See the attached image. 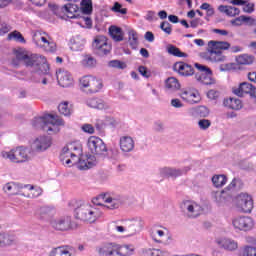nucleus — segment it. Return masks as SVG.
Here are the masks:
<instances>
[{
	"mask_svg": "<svg viewBox=\"0 0 256 256\" xmlns=\"http://www.w3.org/2000/svg\"><path fill=\"white\" fill-rule=\"evenodd\" d=\"M60 161L66 167L77 165L80 171H87L97 165V158L93 155L83 156V145L80 141H74L66 144L60 154Z\"/></svg>",
	"mask_w": 256,
	"mask_h": 256,
	"instance_id": "obj_1",
	"label": "nucleus"
},
{
	"mask_svg": "<svg viewBox=\"0 0 256 256\" xmlns=\"http://www.w3.org/2000/svg\"><path fill=\"white\" fill-rule=\"evenodd\" d=\"M14 55L18 61H23L26 67H33L36 73H43L47 75L49 73V64L47 58L39 54H30L23 49L14 51Z\"/></svg>",
	"mask_w": 256,
	"mask_h": 256,
	"instance_id": "obj_2",
	"label": "nucleus"
},
{
	"mask_svg": "<svg viewBox=\"0 0 256 256\" xmlns=\"http://www.w3.org/2000/svg\"><path fill=\"white\" fill-rule=\"evenodd\" d=\"M65 125L63 119L59 116L47 114L43 117H36L32 120L34 129H43L48 135H56L61 131V127Z\"/></svg>",
	"mask_w": 256,
	"mask_h": 256,
	"instance_id": "obj_3",
	"label": "nucleus"
},
{
	"mask_svg": "<svg viewBox=\"0 0 256 256\" xmlns=\"http://www.w3.org/2000/svg\"><path fill=\"white\" fill-rule=\"evenodd\" d=\"M114 231L120 233L121 235H126V237H135L143 231L145 227V220L141 216H134L122 220V225L114 223Z\"/></svg>",
	"mask_w": 256,
	"mask_h": 256,
	"instance_id": "obj_4",
	"label": "nucleus"
},
{
	"mask_svg": "<svg viewBox=\"0 0 256 256\" xmlns=\"http://www.w3.org/2000/svg\"><path fill=\"white\" fill-rule=\"evenodd\" d=\"M99 256H131L135 251L132 244H118L115 242H106L96 249Z\"/></svg>",
	"mask_w": 256,
	"mask_h": 256,
	"instance_id": "obj_5",
	"label": "nucleus"
},
{
	"mask_svg": "<svg viewBox=\"0 0 256 256\" xmlns=\"http://www.w3.org/2000/svg\"><path fill=\"white\" fill-rule=\"evenodd\" d=\"M231 49V44L226 41L210 40L207 47V60L211 63H223L227 60V57L223 55V51Z\"/></svg>",
	"mask_w": 256,
	"mask_h": 256,
	"instance_id": "obj_6",
	"label": "nucleus"
},
{
	"mask_svg": "<svg viewBox=\"0 0 256 256\" xmlns=\"http://www.w3.org/2000/svg\"><path fill=\"white\" fill-rule=\"evenodd\" d=\"M102 215L101 209L91 204H83L76 210L77 219L84 223H95Z\"/></svg>",
	"mask_w": 256,
	"mask_h": 256,
	"instance_id": "obj_7",
	"label": "nucleus"
},
{
	"mask_svg": "<svg viewBox=\"0 0 256 256\" xmlns=\"http://www.w3.org/2000/svg\"><path fill=\"white\" fill-rule=\"evenodd\" d=\"M92 203L110 210L119 209V206L123 203V196L109 193L100 194L92 200Z\"/></svg>",
	"mask_w": 256,
	"mask_h": 256,
	"instance_id": "obj_8",
	"label": "nucleus"
},
{
	"mask_svg": "<svg viewBox=\"0 0 256 256\" xmlns=\"http://www.w3.org/2000/svg\"><path fill=\"white\" fill-rule=\"evenodd\" d=\"M33 43L39 49L47 51L48 53H55L57 51V44L51 39V36L47 32L37 30L33 34Z\"/></svg>",
	"mask_w": 256,
	"mask_h": 256,
	"instance_id": "obj_9",
	"label": "nucleus"
},
{
	"mask_svg": "<svg viewBox=\"0 0 256 256\" xmlns=\"http://www.w3.org/2000/svg\"><path fill=\"white\" fill-rule=\"evenodd\" d=\"M50 225L52 229H55V231H74V229H77V223L73 221V218L71 216H62L59 218H54L50 221Z\"/></svg>",
	"mask_w": 256,
	"mask_h": 256,
	"instance_id": "obj_10",
	"label": "nucleus"
},
{
	"mask_svg": "<svg viewBox=\"0 0 256 256\" xmlns=\"http://www.w3.org/2000/svg\"><path fill=\"white\" fill-rule=\"evenodd\" d=\"M234 207L239 213H251L253 211V197L247 193H240L234 199Z\"/></svg>",
	"mask_w": 256,
	"mask_h": 256,
	"instance_id": "obj_11",
	"label": "nucleus"
},
{
	"mask_svg": "<svg viewBox=\"0 0 256 256\" xmlns=\"http://www.w3.org/2000/svg\"><path fill=\"white\" fill-rule=\"evenodd\" d=\"M87 147L92 155H98L99 157L107 153V145L97 136H90L87 140Z\"/></svg>",
	"mask_w": 256,
	"mask_h": 256,
	"instance_id": "obj_12",
	"label": "nucleus"
},
{
	"mask_svg": "<svg viewBox=\"0 0 256 256\" xmlns=\"http://www.w3.org/2000/svg\"><path fill=\"white\" fill-rule=\"evenodd\" d=\"M150 235L154 243H158L160 245H171L173 243V236L165 227L160 229L154 228Z\"/></svg>",
	"mask_w": 256,
	"mask_h": 256,
	"instance_id": "obj_13",
	"label": "nucleus"
},
{
	"mask_svg": "<svg viewBox=\"0 0 256 256\" xmlns=\"http://www.w3.org/2000/svg\"><path fill=\"white\" fill-rule=\"evenodd\" d=\"M180 207L183 213L189 219H197V217H199V215L203 213V208L201 207V204L193 200H184Z\"/></svg>",
	"mask_w": 256,
	"mask_h": 256,
	"instance_id": "obj_14",
	"label": "nucleus"
},
{
	"mask_svg": "<svg viewBox=\"0 0 256 256\" xmlns=\"http://www.w3.org/2000/svg\"><path fill=\"white\" fill-rule=\"evenodd\" d=\"M80 86L90 93H99V90L103 89V82L95 76L88 75L80 78Z\"/></svg>",
	"mask_w": 256,
	"mask_h": 256,
	"instance_id": "obj_15",
	"label": "nucleus"
},
{
	"mask_svg": "<svg viewBox=\"0 0 256 256\" xmlns=\"http://www.w3.org/2000/svg\"><path fill=\"white\" fill-rule=\"evenodd\" d=\"M232 226L235 231H251L255 227V220L250 216H237L232 219Z\"/></svg>",
	"mask_w": 256,
	"mask_h": 256,
	"instance_id": "obj_16",
	"label": "nucleus"
},
{
	"mask_svg": "<svg viewBox=\"0 0 256 256\" xmlns=\"http://www.w3.org/2000/svg\"><path fill=\"white\" fill-rule=\"evenodd\" d=\"M53 145V138L50 136H38L31 143V149L33 153H45V151L51 149Z\"/></svg>",
	"mask_w": 256,
	"mask_h": 256,
	"instance_id": "obj_17",
	"label": "nucleus"
},
{
	"mask_svg": "<svg viewBox=\"0 0 256 256\" xmlns=\"http://www.w3.org/2000/svg\"><path fill=\"white\" fill-rule=\"evenodd\" d=\"M195 67L199 71L196 73V80L199 81V83H202V85H215L213 72L211 69H209V67L199 63H196Z\"/></svg>",
	"mask_w": 256,
	"mask_h": 256,
	"instance_id": "obj_18",
	"label": "nucleus"
},
{
	"mask_svg": "<svg viewBox=\"0 0 256 256\" xmlns=\"http://www.w3.org/2000/svg\"><path fill=\"white\" fill-rule=\"evenodd\" d=\"M92 47L98 55H109L111 53V44L107 42V37L100 35L96 36L92 42Z\"/></svg>",
	"mask_w": 256,
	"mask_h": 256,
	"instance_id": "obj_19",
	"label": "nucleus"
},
{
	"mask_svg": "<svg viewBox=\"0 0 256 256\" xmlns=\"http://www.w3.org/2000/svg\"><path fill=\"white\" fill-rule=\"evenodd\" d=\"M179 97L182 101H185V103H189L190 105L201 103V94L199 93V90L195 88H183Z\"/></svg>",
	"mask_w": 256,
	"mask_h": 256,
	"instance_id": "obj_20",
	"label": "nucleus"
},
{
	"mask_svg": "<svg viewBox=\"0 0 256 256\" xmlns=\"http://www.w3.org/2000/svg\"><path fill=\"white\" fill-rule=\"evenodd\" d=\"M16 153V163H29L33 159V150L26 146H18L15 148Z\"/></svg>",
	"mask_w": 256,
	"mask_h": 256,
	"instance_id": "obj_21",
	"label": "nucleus"
},
{
	"mask_svg": "<svg viewBox=\"0 0 256 256\" xmlns=\"http://www.w3.org/2000/svg\"><path fill=\"white\" fill-rule=\"evenodd\" d=\"M189 171H191V166H185L183 168L164 167L160 169V174L163 177H172L176 179V177L186 175V173H189Z\"/></svg>",
	"mask_w": 256,
	"mask_h": 256,
	"instance_id": "obj_22",
	"label": "nucleus"
},
{
	"mask_svg": "<svg viewBox=\"0 0 256 256\" xmlns=\"http://www.w3.org/2000/svg\"><path fill=\"white\" fill-rule=\"evenodd\" d=\"M211 197L212 201H214L218 207H225V205L231 201V193L226 189L221 191H213Z\"/></svg>",
	"mask_w": 256,
	"mask_h": 256,
	"instance_id": "obj_23",
	"label": "nucleus"
},
{
	"mask_svg": "<svg viewBox=\"0 0 256 256\" xmlns=\"http://www.w3.org/2000/svg\"><path fill=\"white\" fill-rule=\"evenodd\" d=\"M56 77L60 87H72L74 80L73 75L65 69H60L56 72Z\"/></svg>",
	"mask_w": 256,
	"mask_h": 256,
	"instance_id": "obj_24",
	"label": "nucleus"
},
{
	"mask_svg": "<svg viewBox=\"0 0 256 256\" xmlns=\"http://www.w3.org/2000/svg\"><path fill=\"white\" fill-rule=\"evenodd\" d=\"M216 244L220 249H225V251H237L239 249V243L233 238L221 237L216 239Z\"/></svg>",
	"mask_w": 256,
	"mask_h": 256,
	"instance_id": "obj_25",
	"label": "nucleus"
},
{
	"mask_svg": "<svg viewBox=\"0 0 256 256\" xmlns=\"http://www.w3.org/2000/svg\"><path fill=\"white\" fill-rule=\"evenodd\" d=\"M119 147L122 153H131L135 149V140L129 135L121 136L119 139Z\"/></svg>",
	"mask_w": 256,
	"mask_h": 256,
	"instance_id": "obj_26",
	"label": "nucleus"
},
{
	"mask_svg": "<svg viewBox=\"0 0 256 256\" xmlns=\"http://www.w3.org/2000/svg\"><path fill=\"white\" fill-rule=\"evenodd\" d=\"M37 15L42 19H49L51 15H57L58 17H61V8H59V6L56 5L54 2H49L47 10L43 12L38 11Z\"/></svg>",
	"mask_w": 256,
	"mask_h": 256,
	"instance_id": "obj_27",
	"label": "nucleus"
},
{
	"mask_svg": "<svg viewBox=\"0 0 256 256\" xmlns=\"http://www.w3.org/2000/svg\"><path fill=\"white\" fill-rule=\"evenodd\" d=\"M61 13L63 17H67L68 19H77L79 18V6L68 3L61 8Z\"/></svg>",
	"mask_w": 256,
	"mask_h": 256,
	"instance_id": "obj_28",
	"label": "nucleus"
},
{
	"mask_svg": "<svg viewBox=\"0 0 256 256\" xmlns=\"http://www.w3.org/2000/svg\"><path fill=\"white\" fill-rule=\"evenodd\" d=\"M256 87L248 82H243L240 86L233 90L234 95L238 97H243L245 94L255 95Z\"/></svg>",
	"mask_w": 256,
	"mask_h": 256,
	"instance_id": "obj_29",
	"label": "nucleus"
},
{
	"mask_svg": "<svg viewBox=\"0 0 256 256\" xmlns=\"http://www.w3.org/2000/svg\"><path fill=\"white\" fill-rule=\"evenodd\" d=\"M173 69L182 77H190L194 73L193 67L185 62H176Z\"/></svg>",
	"mask_w": 256,
	"mask_h": 256,
	"instance_id": "obj_30",
	"label": "nucleus"
},
{
	"mask_svg": "<svg viewBox=\"0 0 256 256\" xmlns=\"http://www.w3.org/2000/svg\"><path fill=\"white\" fill-rule=\"evenodd\" d=\"M87 105L92 109H98L100 111H107L111 109V106L101 98H90L87 100Z\"/></svg>",
	"mask_w": 256,
	"mask_h": 256,
	"instance_id": "obj_31",
	"label": "nucleus"
},
{
	"mask_svg": "<svg viewBox=\"0 0 256 256\" xmlns=\"http://www.w3.org/2000/svg\"><path fill=\"white\" fill-rule=\"evenodd\" d=\"M85 43V38L81 36H74L70 39V49L71 51H83Z\"/></svg>",
	"mask_w": 256,
	"mask_h": 256,
	"instance_id": "obj_32",
	"label": "nucleus"
},
{
	"mask_svg": "<svg viewBox=\"0 0 256 256\" xmlns=\"http://www.w3.org/2000/svg\"><path fill=\"white\" fill-rule=\"evenodd\" d=\"M165 89L167 93H175V91H179L181 89V84L177 78L169 77L165 80Z\"/></svg>",
	"mask_w": 256,
	"mask_h": 256,
	"instance_id": "obj_33",
	"label": "nucleus"
},
{
	"mask_svg": "<svg viewBox=\"0 0 256 256\" xmlns=\"http://www.w3.org/2000/svg\"><path fill=\"white\" fill-rule=\"evenodd\" d=\"M2 190L6 195H19L21 188H19V184L15 182H8L3 185Z\"/></svg>",
	"mask_w": 256,
	"mask_h": 256,
	"instance_id": "obj_34",
	"label": "nucleus"
},
{
	"mask_svg": "<svg viewBox=\"0 0 256 256\" xmlns=\"http://www.w3.org/2000/svg\"><path fill=\"white\" fill-rule=\"evenodd\" d=\"M224 106L228 107V109H233L234 111H239V109L243 108V103L239 98H228L224 100Z\"/></svg>",
	"mask_w": 256,
	"mask_h": 256,
	"instance_id": "obj_35",
	"label": "nucleus"
},
{
	"mask_svg": "<svg viewBox=\"0 0 256 256\" xmlns=\"http://www.w3.org/2000/svg\"><path fill=\"white\" fill-rule=\"evenodd\" d=\"M49 256H71V248L67 246L53 248L50 251Z\"/></svg>",
	"mask_w": 256,
	"mask_h": 256,
	"instance_id": "obj_36",
	"label": "nucleus"
},
{
	"mask_svg": "<svg viewBox=\"0 0 256 256\" xmlns=\"http://www.w3.org/2000/svg\"><path fill=\"white\" fill-rule=\"evenodd\" d=\"M80 11L82 15H91L93 13V2L91 0H82L80 3Z\"/></svg>",
	"mask_w": 256,
	"mask_h": 256,
	"instance_id": "obj_37",
	"label": "nucleus"
},
{
	"mask_svg": "<svg viewBox=\"0 0 256 256\" xmlns=\"http://www.w3.org/2000/svg\"><path fill=\"white\" fill-rule=\"evenodd\" d=\"M16 239L14 235L9 233H0V247H5L8 245H13Z\"/></svg>",
	"mask_w": 256,
	"mask_h": 256,
	"instance_id": "obj_38",
	"label": "nucleus"
},
{
	"mask_svg": "<svg viewBox=\"0 0 256 256\" xmlns=\"http://www.w3.org/2000/svg\"><path fill=\"white\" fill-rule=\"evenodd\" d=\"M218 10L220 13H225L228 15V17H235V15H239L240 13L239 8L225 5H220Z\"/></svg>",
	"mask_w": 256,
	"mask_h": 256,
	"instance_id": "obj_39",
	"label": "nucleus"
},
{
	"mask_svg": "<svg viewBox=\"0 0 256 256\" xmlns=\"http://www.w3.org/2000/svg\"><path fill=\"white\" fill-rule=\"evenodd\" d=\"M77 24L83 29H93V20L89 16H78Z\"/></svg>",
	"mask_w": 256,
	"mask_h": 256,
	"instance_id": "obj_40",
	"label": "nucleus"
},
{
	"mask_svg": "<svg viewBox=\"0 0 256 256\" xmlns=\"http://www.w3.org/2000/svg\"><path fill=\"white\" fill-rule=\"evenodd\" d=\"M0 156L5 161H10V163H17L15 148L1 151Z\"/></svg>",
	"mask_w": 256,
	"mask_h": 256,
	"instance_id": "obj_41",
	"label": "nucleus"
},
{
	"mask_svg": "<svg viewBox=\"0 0 256 256\" xmlns=\"http://www.w3.org/2000/svg\"><path fill=\"white\" fill-rule=\"evenodd\" d=\"M109 34L114 41H123V30L121 28L117 26H111L109 28Z\"/></svg>",
	"mask_w": 256,
	"mask_h": 256,
	"instance_id": "obj_42",
	"label": "nucleus"
},
{
	"mask_svg": "<svg viewBox=\"0 0 256 256\" xmlns=\"http://www.w3.org/2000/svg\"><path fill=\"white\" fill-rule=\"evenodd\" d=\"M128 43L132 49H137V45H139V34H137V31H128Z\"/></svg>",
	"mask_w": 256,
	"mask_h": 256,
	"instance_id": "obj_43",
	"label": "nucleus"
},
{
	"mask_svg": "<svg viewBox=\"0 0 256 256\" xmlns=\"http://www.w3.org/2000/svg\"><path fill=\"white\" fill-rule=\"evenodd\" d=\"M212 183L217 189L225 187V185H227V176L223 174L214 175L212 177Z\"/></svg>",
	"mask_w": 256,
	"mask_h": 256,
	"instance_id": "obj_44",
	"label": "nucleus"
},
{
	"mask_svg": "<svg viewBox=\"0 0 256 256\" xmlns=\"http://www.w3.org/2000/svg\"><path fill=\"white\" fill-rule=\"evenodd\" d=\"M253 61H255V59L253 58V56L248 55V54H242V55H239V56L236 58V62H237L239 65H251V64H253Z\"/></svg>",
	"mask_w": 256,
	"mask_h": 256,
	"instance_id": "obj_45",
	"label": "nucleus"
},
{
	"mask_svg": "<svg viewBox=\"0 0 256 256\" xmlns=\"http://www.w3.org/2000/svg\"><path fill=\"white\" fill-rule=\"evenodd\" d=\"M8 41H16L17 43H26L25 37L21 32L15 30L8 34Z\"/></svg>",
	"mask_w": 256,
	"mask_h": 256,
	"instance_id": "obj_46",
	"label": "nucleus"
},
{
	"mask_svg": "<svg viewBox=\"0 0 256 256\" xmlns=\"http://www.w3.org/2000/svg\"><path fill=\"white\" fill-rule=\"evenodd\" d=\"M238 256H256V247L246 245L240 249Z\"/></svg>",
	"mask_w": 256,
	"mask_h": 256,
	"instance_id": "obj_47",
	"label": "nucleus"
},
{
	"mask_svg": "<svg viewBox=\"0 0 256 256\" xmlns=\"http://www.w3.org/2000/svg\"><path fill=\"white\" fill-rule=\"evenodd\" d=\"M83 67L88 69H93V67H97V60L93 58V56H85L82 60Z\"/></svg>",
	"mask_w": 256,
	"mask_h": 256,
	"instance_id": "obj_48",
	"label": "nucleus"
},
{
	"mask_svg": "<svg viewBox=\"0 0 256 256\" xmlns=\"http://www.w3.org/2000/svg\"><path fill=\"white\" fill-rule=\"evenodd\" d=\"M26 187L30 191V193L26 195V197L28 198L40 197V195L43 194V189H41L40 187H33V186H26Z\"/></svg>",
	"mask_w": 256,
	"mask_h": 256,
	"instance_id": "obj_49",
	"label": "nucleus"
},
{
	"mask_svg": "<svg viewBox=\"0 0 256 256\" xmlns=\"http://www.w3.org/2000/svg\"><path fill=\"white\" fill-rule=\"evenodd\" d=\"M167 51L170 55H174V57H187V54L181 52V50H179V48H177L173 45H169L167 47Z\"/></svg>",
	"mask_w": 256,
	"mask_h": 256,
	"instance_id": "obj_50",
	"label": "nucleus"
},
{
	"mask_svg": "<svg viewBox=\"0 0 256 256\" xmlns=\"http://www.w3.org/2000/svg\"><path fill=\"white\" fill-rule=\"evenodd\" d=\"M108 67H112V69H127V64L120 60H111L108 63Z\"/></svg>",
	"mask_w": 256,
	"mask_h": 256,
	"instance_id": "obj_51",
	"label": "nucleus"
},
{
	"mask_svg": "<svg viewBox=\"0 0 256 256\" xmlns=\"http://www.w3.org/2000/svg\"><path fill=\"white\" fill-rule=\"evenodd\" d=\"M58 111L61 115H71V108L69 107V102H63L58 105Z\"/></svg>",
	"mask_w": 256,
	"mask_h": 256,
	"instance_id": "obj_52",
	"label": "nucleus"
},
{
	"mask_svg": "<svg viewBox=\"0 0 256 256\" xmlns=\"http://www.w3.org/2000/svg\"><path fill=\"white\" fill-rule=\"evenodd\" d=\"M149 256H169V252L161 249H150L148 252Z\"/></svg>",
	"mask_w": 256,
	"mask_h": 256,
	"instance_id": "obj_53",
	"label": "nucleus"
},
{
	"mask_svg": "<svg viewBox=\"0 0 256 256\" xmlns=\"http://www.w3.org/2000/svg\"><path fill=\"white\" fill-rule=\"evenodd\" d=\"M198 127L201 131H207L211 127V120L201 119L198 121Z\"/></svg>",
	"mask_w": 256,
	"mask_h": 256,
	"instance_id": "obj_54",
	"label": "nucleus"
},
{
	"mask_svg": "<svg viewBox=\"0 0 256 256\" xmlns=\"http://www.w3.org/2000/svg\"><path fill=\"white\" fill-rule=\"evenodd\" d=\"M81 130L83 133H88V135H93L95 133V127L89 123L83 124Z\"/></svg>",
	"mask_w": 256,
	"mask_h": 256,
	"instance_id": "obj_55",
	"label": "nucleus"
},
{
	"mask_svg": "<svg viewBox=\"0 0 256 256\" xmlns=\"http://www.w3.org/2000/svg\"><path fill=\"white\" fill-rule=\"evenodd\" d=\"M160 29H162V31H164V33H166L167 35H171V33L173 31L170 23L167 21L161 23Z\"/></svg>",
	"mask_w": 256,
	"mask_h": 256,
	"instance_id": "obj_56",
	"label": "nucleus"
},
{
	"mask_svg": "<svg viewBox=\"0 0 256 256\" xmlns=\"http://www.w3.org/2000/svg\"><path fill=\"white\" fill-rule=\"evenodd\" d=\"M112 11L115 13H121V15H127V8H122L121 4L117 2L114 4Z\"/></svg>",
	"mask_w": 256,
	"mask_h": 256,
	"instance_id": "obj_57",
	"label": "nucleus"
},
{
	"mask_svg": "<svg viewBox=\"0 0 256 256\" xmlns=\"http://www.w3.org/2000/svg\"><path fill=\"white\" fill-rule=\"evenodd\" d=\"M138 71L140 75H142V77H145L146 79H149V77H151V71L145 66H139Z\"/></svg>",
	"mask_w": 256,
	"mask_h": 256,
	"instance_id": "obj_58",
	"label": "nucleus"
},
{
	"mask_svg": "<svg viewBox=\"0 0 256 256\" xmlns=\"http://www.w3.org/2000/svg\"><path fill=\"white\" fill-rule=\"evenodd\" d=\"M171 106L174 107V109H181L185 107V104L179 99V98H174L170 102Z\"/></svg>",
	"mask_w": 256,
	"mask_h": 256,
	"instance_id": "obj_59",
	"label": "nucleus"
},
{
	"mask_svg": "<svg viewBox=\"0 0 256 256\" xmlns=\"http://www.w3.org/2000/svg\"><path fill=\"white\" fill-rule=\"evenodd\" d=\"M197 113L200 117H209V108L205 107V106H199Z\"/></svg>",
	"mask_w": 256,
	"mask_h": 256,
	"instance_id": "obj_60",
	"label": "nucleus"
},
{
	"mask_svg": "<svg viewBox=\"0 0 256 256\" xmlns=\"http://www.w3.org/2000/svg\"><path fill=\"white\" fill-rule=\"evenodd\" d=\"M244 23V16H240L238 18H235L234 20H231V25H234V27H241Z\"/></svg>",
	"mask_w": 256,
	"mask_h": 256,
	"instance_id": "obj_61",
	"label": "nucleus"
},
{
	"mask_svg": "<svg viewBox=\"0 0 256 256\" xmlns=\"http://www.w3.org/2000/svg\"><path fill=\"white\" fill-rule=\"evenodd\" d=\"M243 11L244 13H253L255 11V4L254 3L244 4Z\"/></svg>",
	"mask_w": 256,
	"mask_h": 256,
	"instance_id": "obj_62",
	"label": "nucleus"
},
{
	"mask_svg": "<svg viewBox=\"0 0 256 256\" xmlns=\"http://www.w3.org/2000/svg\"><path fill=\"white\" fill-rule=\"evenodd\" d=\"M244 23L249 26L256 25V18L244 16Z\"/></svg>",
	"mask_w": 256,
	"mask_h": 256,
	"instance_id": "obj_63",
	"label": "nucleus"
},
{
	"mask_svg": "<svg viewBox=\"0 0 256 256\" xmlns=\"http://www.w3.org/2000/svg\"><path fill=\"white\" fill-rule=\"evenodd\" d=\"M247 77H248L249 81H251L252 83H256V71L249 72L247 74Z\"/></svg>",
	"mask_w": 256,
	"mask_h": 256,
	"instance_id": "obj_64",
	"label": "nucleus"
}]
</instances>
